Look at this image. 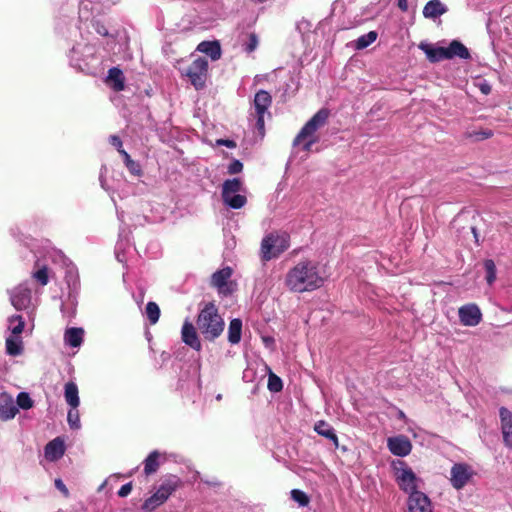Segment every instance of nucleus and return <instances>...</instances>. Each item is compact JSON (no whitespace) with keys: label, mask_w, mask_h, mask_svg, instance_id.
Instances as JSON below:
<instances>
[{"label":"nucleus","mask_w":512,"mask_h":512,"mask_svg":"<svg viewBox=\"0 0 512 512\" xmlns=\"http://www.w3.org/2000/svg\"><path fill=\"white\" fill-rule=\"evenodd\" d=\"M478 87L481 93L484 95H488L491 93V85L486 80H483L481 83H479Z\"/></svg>","instance_id":"obj_49"},{"label":"nucleus","mask_w":512,"mask_h":512,"mask_svg":"<svg viewBox=\"0 0 512 512\" xmlns=\"http://www.w3.org/2000/svg\"><path fill=\"white\" fill-rule=\"evenodd\" d=\"M231 276L232 269L230 267H225L212 274L211 284L221 290L227 284V281Z\"/></svg>","instance_id":"obj_26"},{"label":"nucleus","mask_w":512,"mask_h":512,"mask_svg":"<svg viewBox=\"0 0 512 512\" xmlns=\"http://www.w3.org/2000/svg\"><path fill=\"white\" fill-rule=\"evenodd\" d=\"M159 457L160 453L154 450L144 460V473L146 475H151L158 470L160 466Z\"/></svg>","instance_id":"obj_28"},{"label":"nucleus","mask_w":512,"mask_h":512,"mask_svg":"<svg viewBox=\"0 0 512 512\" xmlns=\"http://www.w3.org/2000/svg\"><path fill=\"white\" fill-rule=\"evenodd\" d=\"M9 330L12 332L14 336H19L24 329V319L20 315H13L9 318Z\"/></svg>","instance_id":"obj_34"},{"label":"nucleus","mask_w":512,"mask_h":512,"mask_svg":"<svg viewBox=\"0 0 512 512\" xmlns=\"http://www.w3.org/2000/svg\"><path fill=\"white\" fill-rule=\"evenodd\" d=\"M124 164L132 175L139 176L141 174V168H140L139 163L132 160L130 155H126Z\"/></svg>","instance_id":"obj_45"},{"label":"nucleus","mask_w":512,"mask_h":512,"mask_svg":"<svg viewBox=\"0 0 512 512\" xmlns=\"http://www.w3.org/2000/svg\"><path fill=\"white\" fill-rule=\"evenodd\" d=\"M32 277L42 286H45L49 282L48 270L47 267L44 266L39 270L32 273Z\"/></svg>","instance_id":"obj_42"},{"label":"nucleus","mask_w":512,"mask_h":512,"mask_svg":"<svg viewBox=\"0 0 512 512\" xmlns=\"http://www.w3.org/2000/svg\"><path fill=\"white\" fill-rule=\"evenodd\" d=\"M181 337L183 342L196 351L201 350V342L193 324L186 320L182 326Z\"/></svg>","instance_id":"obj_14"},{"label":"nucleus","mask_w":512,"mask_h":512,"mask_svg":"<svg viewBox=\"0 0 512 512\" xmlns=\"http://www.w3.org/2000/svg\"><path fill=\"white\" fill-rule=\"evenodd\" d=\"M504 443L512 447V412L501 407L499 410Z\"/></svg>","instance_id":"obj_15"},{"label":"nucleus","mask_w":512,"mask_h":512,"mask_svg":"<svg viewBox=\"0 0 512 512\" xmlns=\"http://www.w3.org/2000/svg\"><path fill=\"white\" fill-rule=\"evenodd\" d=\"M484 267L486 270V280L489 284H492L496 279V266L493 260H486L484 262Z\"/></svg>","instance_id":"obj_40"},{"label":"nucleus","mask_w":512,"mask_h":512,"mask_svg":"<svg viewBox=\"0 0 512 512\" xmlns=\"http://www.w3.org/2000/svg\"><path fill=\"white\" fill-rule=\"evenodd\" d=\"M197 50L208 55L213 61L221 57V47L217 41H202Z\"/></svg>","instance_id":"obj_23"},{"label":"nucleus","mask_w":512,"mask_h":512,"mask_svg":"<svg viewBox=\"0 0 512 512\" xmlns=\"http://www.w3.org/2000/svg\"><path fill=\"white\" fill-rule=\"evenodd\" d=\"M65 280H66V282H67L69 287L75 288L76 285L78 284L77 268L72 263L67 265L66 274H65Z\"/></svg>","instance_id":"obj_36"},{"label":"nucleus","mask_w":512,"mask_h":512,"mask_svg":"<svg viewBox=\"0 0 512 512\" xmlns=\"http://www.w3.org/2000/svg\"><path fill=\"white\" fill-rule=\"evenodd\" d=\"M267 387L270 392L277 393L283 389V382L280 377L269 371Z\"/></svg>","instance_id":"obj_35"},{"label":"nucleus","mask_w":512,"mask_h":512,"mask_svg":"<svg viewBox=\"0 0 512 512\" xmlns=\"http://www.w3.org/2000/svg\"><path fill=\"white\" fill-rule=\"evenodd\" d=\"M216 144L218 146H226L228 148H235L236 147L235 141L230 140V139H218L216 141Z\"/></svg>","instance_id":"obj_50"},{"label":"nucleus","mask_w":512,"mask_h":512,"mask_svg":"<svg viewBox=\"0 0 512 512\" xmlns=\"http://www.w3.org/2000/svg\"><path fill=\"white\" fill-rule=\"evenodd\" d=\"M291 497L295 502H297L302 507L307 506L309 503L308 496L301 490L293 489L291 491Z\"/></svg>","instance_id":"obj_43"},{"label":"nucleus","mask_w":512,"mask_h":512,"mask_svg":"<svg viewBox=\"0 0 512 512\" xmlns=\"http://www.w3.org/2000/svg\"><path fill=\"white\" fill-rule=\"evenodd\" d=\"M397 5L399 9L403 12H406L408 10L407 0H397Z\"/></svg>","instance_id":"obj_54"},{"label":"nucleus","mask_w":512,"mask_h":512,"mask_svg":"<svg viewBox=\"0 0 512 512\" xmlns=\"http://www.w3.org/2000/svg\"><path fill=\"white\" fill-rule=\"evenodd\" d=\"M314 430L321 436L331 440L334 445L338 446V437L334 428L327 422L320 420L315 424Z\"/></svg>","instance_id":"obj_24"},{"label":"nucleus","mask_w":512,"mask_h":512,"mask_svg":"<svg viewBox=\"0 0 512 512\" xmlns=\"http://www.w3.org/2000/svg\"><path fill=\"white\" fill-rule=\"evenodd\" d=\"M23 351V343L19 336H10L6 339V352L10 356H18Z\"/></svg>","instance_id":"obj_29"},{"label":"nucleus","mask_w":512,"mask_h":512,"mask_svg":"<svg viewBox=\"0 0 512 512\" xmlns=\"http://www.w3.org/2000/svg\"><path fill=\"white\" fill-rule=\"evenodd\" d=\"M323 283L324 278L320 275L318 265L311 260L300 261L285 276V285L296 293L316 290Z\"/></svg>","instance_id":"obj_1"},{"label":"nucleus","mask_w":512,"mask_h":512,"mask_svg":"<svg viewBox=\"0 0 512 512\" xmlns=\"http://www.w3.org/2000/svg\"><path fill=\"white\" fill-rule=\"evenodd\" d=\"M409 512H433L429 497L423 493H412L408 498Z\"/></svg>","instance_id":"obj_12"},{"label":"nucleus","mask_w":512,"mask_h":512,"mask_svg":"<svg viewBox=\"0 0 512 512\" xmlns=\"http://www.w3.org/2000/svg\"><path fill=\"white\" fill-rule=\"evenodd\" d=\"M146 315L151 324L157 323L160 317L159 306L155 302H148L146 305Z\"/></svg>","instance_id":"obj_37"},{"label":"nucleus","mask_w":512,"mask_h":512,"mask_svg":"<svg viewBox=\"0 0 512 512\" xmlns=\"http://www.w3.org/2000/svg\"><path fill=\"white\" fill-rule=\"evenodd\" d=\"M180 479L175 475H168L162 479L157 491L163 494V497L168 499L173 492L180 486Z\"/></svg>","instance_id":"obj_21"},{"label":"nucleus","mask_w":512,"mask_h":512,"mask_svg":"<svg viewBox=\"0 0 512 512\" xmlns=\"http://www.w3.org/2000/svg\"><path fill=\"white\" fill-rule=\"evenodd\" d=\"M472 232L474 233V236L477 239V233H476V229L474 227H472Z\"/></svg>","instance_id":"obj_60"},{"label":"nucleus","mask_w":512,"mask_h":512,"mask_svg":"<svg viewBox=\"0 0 512 512\" xmlns=\"http://www.w3.org/2000/svg\"><path fill=\"white\" fill-rule=\"evenodd\" d=\"M65 453L64 441L59 437L50 441L45 447V456L50 461L60 459Z\"/></svg>","instance_id":"obj_18"},{"label":"nucleus","mask_w":512,"mask_h":512,"mask_svg":"<svg viewBox=\"0 0 512 512\" xmlns=\"http://www.w3.org/2000/svg\"><path fill=\"white\" fill-rule=\"evenodd\" d=\"M110 143L117 149V150H120V148L122 147V141L121 139L116 136V135H111L110 138Z\"/></svg>","instance_id":"obj_52"},{"label":"nucleus","mask_w":512,"mask_h":512,"mask_svg":"<svg viewBox=\"0 0 512 512\" xmlns=\"http://www.w3.org/2000/svg\"><path fill=\"white\" fill-rule=\"evenodd\" d=\"M289 235L270 233L261 242V257L264 261L277 258L289 248Z\"/></svg>","instance_id":"obj_4"},{"label":"nucleus","mask_w":512,"mask_h":512,"mask_svg":"<svg viewBox=\"0 0 512 512\" xmlns=\"http://www.w3.org/2000/svg\"><path fill=\"white\" fill-rule=\"evenodd\" d=\"M243 183L239 178L227 179L222 185L221 196L239 193L242 190Z\"/></svg>","instance_id":"obj_31"},{"label":"nucleus","mask_w":512,"mask_h":512,"mask_svg":"<svg viewBox=\"0 0 512 512\" xmlns=\"http://www.w3.org/2000/svg\"><path fill=\"white\" fill-rule=\"evenodd\" d=\"M493 135V132L489 129L467 132V137L475 138L476 140L488 139Z\"/></svg>","instance_id":"obj_46"},{"label":"nucleus","mask_w":512,"mask_h":512,"mask_svg":"<svg viewBox=\"0 0 512 512\" xmlns=\"http://www.w3.org/2000/svg\"><path fill=\"white\" fill-rule=\"evenodd\" d=\"M459 319L465 326H476L482 320V313L476 304H467L459 308Z\"/></svg>","instance_id":"obj_11"},{"label":"nucleus","mask_w":512,"mask_h":512,"mask_svg":"<svg viewBox=\"0 0 512 512\" xmlns=\"http://www.w3.org/2000/svg\"><path fill=\"white\" fill-rule=\"evenodd\" d=\"M18 413V408L15 405L12 395L7 392L0 394V420L8 421L13 419Z\"/></svg>","instance_id":"obj_13"},{"label":"nucleus","mask_w":512,"mask_h":512,"mask_svg":"<svg viewBox=\"0 0 512 512\" xmlns=\"http://www.w3.org/2000/svg\"><path fill=\"white\" fill-rule=\"evenodd\" d=\"M329 117V111L325 108L318 110L312 118L301 128L293 141V145L297 146L303 143L302 149L310 151L312 146L318 141L316 132L323 127Z\"/></svg>","instance_id":"obj_3"},{"label":"nucleus","mask_w":512,"mask_h":512,"mask_svg":"<svg viewBox=\"0 0 512 512\" xmlns=\"http://www.w3.org/2000/svg\"><path fill=\"white\" fill-rule=\"evenodd\" d=\"M377 36H378V34L376 31H370L367 34L361 35L355 41V48L358 50L367 48L369 45H371L377 39Z\"/></svg>","instance_id":"obj_33"},{"label":"nucleus","mask_w":512,"mask_h":512,"mask_svg":"<svg viewBox=\"0 0 512 512\" xmlns=\"http://www.w3.org/2000/svg\"><path fill=\"white\" fill-rule=\"evenodd\" d=\"M78 393V387L74 382H68L65 384L64 397L67 404L72 408H77L80 404Z\"/></svg>","instance_id":"obj_25"},{"label":"nucleus","mask_w":512,"mask_h":512,"mask_svg":"<svg viewBox=\"0 0 512 512\" xmlns=\"http://www.w3.org/2000/svg\"><path fill=\"white\" fill-rule=\"evenodd\" d=\"M100 183H101L102 188L106 189L105 180L103 178V172H101V174H100Z\"/></svg>","instance_id":"obj_57"},{"label":"nucleus","mask_w":512,"mask_h":512,"mask_svg":"<svg viewBox=\"0 0 512 512\" xmlns=\"http://www.w3.org/2000/svg\"><path fill=\"white\" fill-rule=\"evenodd\" d=\"M447 11V6L444 5L440 0H430L424 6L422 13L425 18L435 20L436 18L445 14Z\"/></svg>","instance_id":"obj_17"},{"label":"nucleus","mask_w":512,"mask_h":512,"mask_svg":"<svg viewBox=\"0 0 512 512\" xmlns=\"http://www.w3.org/2000/svg\"><path fill=\"white\" fill-rule=\"evenodd\" d=\"M447 59L459 58L462 60L471 59L469 49L459 40H452L446 47Z\"/></svg>","instance_id":"obj_16"},{"label":"nucleus","mask_w":512,"mask_h":512,"mask_svg":"<svg viewBox=\"0 0 512 512\" xmlns=\"http://www.w3.org/2000/svg\"><path fill=\"white\" fill-rule=\"evenodd\" d=\"M61 312L63 315H66V308H65L64 304L61 305Z\"/></svg>","instance_id":"obj_59"},{"label":"nucleus","mask_w":512,"mask_h":512,"mask_svg":"<svg viewBox=\"0 0 512 512\" xmlns=\"http://www.w3.org/2000/svg\"><path fill=\"white\" fill-rule=\"evenodd\" d=\"M242 321L240 319H232L228 328V340L231 344H237L241 340Z\"/></svg>","instance_id":"obj_27"},{"label":"nucleus","mask_w":512,"mask_h":512,"mask_svg":"<svg viewBox=\"0 0 512 512\" xmlns=\"http://www.w3.org/2000/svg\"><path fill=\"white\" fill-rule=\"evenodd\" d=\"M419 48L426 54L427 59L432 63L447 59L446 47L421 43Z\"/></svg>","instance_id":"obj_19"},{"label":"nucleus","mask_w":512,"mask_h":512,"mask_svg":"<svg viewBox=\"0 0 512 512\" xmlns=\"http://www.w3.org/2000/svg\"><path fill=\"white\" fill-rule=\"evenodd\" d=\"M272 104V97L266 90H259L254 97L253 106L255 109V128L258 131L260 138L265 135V122L264 115L268 112L269 107Z\"/></svg>","instance_id":"obj_6"},{"label":"nucleus","mask_w":512,"mask_h":512,"mask_svg":"<svg viewBox=\"0 0 512 512\" xmlns=\"http://www.w3.org/2000/svg\"><path fill=\"white\" fill-rule=\"evenodd\" d=\"M398 418L399 419H405L406 418L405 413L403 411L399 410L398 411Z\"/></svg>","instance_id":"obj_58"},{"label":"nucleus","mask_w":512,"mask_h":512,"mask_svg":"<svg viewBox=\"0 0 512 512\" xmlns=\"http://www.w3.org/2000/svg\"><path fill=\"white\" fill-rule=\"evenodd\" d=\"M450 474L451 485L456 490H460L468 484L474 472L466 463H455L451 468Z\"/></svg>","instance_id":"obj_8"},{"label":"nucleus","mask_w":512,"mask_h":512,"mask_svg":"<svg viewBox=\"0 0 512 512\" xmlns=\"http://www.w3.org/2000/svg\"><path fill=\"white\" fill-rule=\"evenodd\" d=\"M67 422L71 429L78 430L81 427L80 415L77 408H70L67 414Z\"/></svg>","instance_id":"obj_38"},{"label":"nucleus","mask_w":512,"mask_h":512,"mask_svg":"<svg viewBox=\"0 0 512 512\" xmlns=\"http://www.w3.org/2000/svg\"><path fill=\"white\" fill-rule=\"evenodd\" d=\"M107 82L110 87L116 91H122L125 88V77L121 69L112 67L108 70Z\"/></svg>","instance_id":"obj_22"},{"label":"nucleus","mask_w":512,"mask_h":512,"mask_svg":"<svg viewBox=\"0 0 512 512\" xmlns=\"http://www.w3.org/2000/svg\"><path fill=\"white\" fill-rule=\"evenodd\" d=\"M95 29H96V32L98 34L102 35V36H108L109 35L108 29L104 25H102L100 23L96 24V28Z\"/></svg>","instance_id":"obj_53"},{"label":"nucleus","mask_w":512,"mask_h":512,"mask_svg":"<svg viewBox=\"0 0 512 512\" xmlns=\"http://www.w3.org/2000/svg\"><path fill=\"white\" fill-rule=\"evenodd\" d=\"M107 483V480L103 482V484L100 486V489H102Z\"/></svg>","instance_id":"obj_63"},{"label":"nucleus","mask_w":512,"mask_h":512,"mask_svg":"<svg viewBox=\"0 0 512 512\" xmlns=\"http://www.w3.org/2000/svg\"><path fill=\"white\" fill-rule=\"evenodd\" d=\"M166 501L167 499L163 497V494L156 490V492L152 496H150L144 501L142 509L151 512L155 510L157 507L161 506Z\"/></svg>","instance_id":"obj_30"},{"label":"nucleus","mask_w":512,"mask_h":512,"mask_svg":"<svg viewBox=\"0 0 512 512\" xmlns=\"http://www.w3.org/2000/svg\"><path fill=\"white\" fill-rule=\"evenodd\" d=\"M389 451L398 457H405L411 453L412 444L407 436L398 435L390 437L387 440Z\"/></svg>","instance_id":"obj_10"},{"label":"nucleus","mask_w":512,"mask_h":512,"mask_svg":"<svg viewBox=\"0 0 512 512\" xmlns=\"http://www.w3.org/2000/svg\"><path fill=\"white\" fill-rule=\"evenodd\" d=\"M222 200H223L224 204L227 205L228 207H230L231 209H240L247 202L246 197L239 193L230 194L229 196H227V195L222 196Z\"/></svg>","instance_id":"obj_32"},{"label":"nucleus","mask_w":512,"mask_h":512,"mask_svg":"<svg viewBox=\"0 0 512 512\" xmlns=\"http://www.w3.org/2000/svg\"><path fill=\"white\" fill-rule=\"evenodd\" d=\"M247 38L248 40L243 44V47L247 53H251L256 50L259 40L255 33H249Z\"/></svg>","instance_id":"obj_44"},{"label":"nucleus","mask_w":512,"mask_h":512,"mask_svg":"<svg viewBox=\"0 0 512 512\" xmlns=\"http://www.w3.org/2000/svg\"><path fill=\"white\" fill-rule=\"evenodd\" d=\"M84 339V329L80 327H71L64 333V342L66 345L78 348L82 345Z\"/></svg>","instance_id":"obj_20"},{"label":"nucleus","mask_w":512,"mask_h":512,"mask_svg":"<svg viewBox=\"0 0 512 512\" xmlns=\"http://www.w3.org/2000/svg\"><path fill=\"white\" fill-rule=\"evenodd\" d=\"M10 301L16 310L28 308L31 302V289L24 282L10 291Z\"/></svg>","instance_id":"obj_9"},{"label":"nucleus","mask_w":512,"mask_h":512,"mask_svg":"<svg viewBox=\"0 0 512 512\" xmlns=\"http://www.w3.org/2000/svg\"><path fill=\"white\" fill-rule=\"evenodd\" d=\"M74 315V310L71 311V313L69 314L70 317H72Z\"/></svg>","instance_id":"obj_64"},{"label":"nucleus","mask_w":512,"mask_h":512,"mask_svg":"<svg viewBox=\"0 0 512 512\" xmlns=\"http://www.w3.org/2000/svg\"><path fill=\"white\" fill-rule=\"evenodd\" d=\"M78 54H79V46H74L70 50V53H69L70 64H71V66H73L81 71H84L85 68L81 63V60L79 59Z\"/></svg>","instance_id":"obj_41"},{"label":"nucleus","mask_w":512,"mask_h":512,"mask_svg":"<svg viewBox=\"0 0 512 512\" xmlns=\"http://www.w3.org/2000/svg\"><path fill=\"white\" fill-rule=\"evenodd\" d=\"M242 169H243V164H242V162H241V161H239V160H236V159H235V160H233V161L229 164V166H228V168H227V171H228V173H229V174L233 175V174H238V173H240V172L242 171Z\"/></svg>","instance_id":"obj_47"},{"label":"nucleus","mask_w":512,"mask_h":512,"mask_svg":"<svg viewBox=\"0 0 512 512\" xmlns=\"http://www.w3.org/2000/svg\"><path fill=\"white\" fill-rule=\"evenodd\" d=\"M17 408L24 410L30 409L33 406V400L27 392H20L17 395L16 404Z\"/></svg>","instance_id":"obj_39"},{"label":"nucleus","mask_w":512,"mask_h":512,"mask_svg":"<svg viewBox=\"0 0 512 512\" xmlns=\"http://www.w3.org/2000/svg\"><path fill=\"white\" fill-rule=\"evenodd\" d=\"M394 471L395 480L402 491L409 494V496L412 493L421 492L418 490L420 478L404 461H398L397 464H394Z\"/></svg>","instance_id":"obj_5"},{"label":"nucleus","mask_w":512,"mask_h":512,"mask_svg":"<svg viewBox=\"0 0 512 512\" xmlns=\"http://www.w3.org/2000/svg\"><path fill=\"white\" fill-rule=\"evenodd\" d=\"M55 487L61 491L65 496L68 495V489L66 487V485L63 483V481L61 479H56L55 480Z\"/></svg>","instance_id":"obj_51"},{"label":"nucleus","mask_w":512,"mask_h":512,"mask_svg":"<svg viewBox=\"0 0 512 512\" xmlns=\"http://www.w3.org/2000/svg\"><path fill=\"white\" fill-rule=\"evenodd\" d=\"M208 70V62L204 58L194 60L185 70L184 75L187 76L195 89L199 90L205 86Z\"/></svg>","instance_id":"obj_7"},{"label":"nucleus","mask_w":512,"mask_h":512,"mask_svg":"<svg viewBox=\"0 0 512 512\" xmlns=\"http://www.w3.org/2000/svg\"><path fill=\"white\" fill-rule=\"evenodd\" d=\"M264 341H265L266 343H269V342H272L273 340H272V339L265 338V339H264Z\"/></svg>","instance_id":"obj_62"},{"label":"nucleus","mask_w":512,"mask_h":512,"mask_svg":"<svg viewBox=\"0 0 512 512\" xmlns=\"http://www.w3.org/2000/svg\"><path fill=\"white\" fill-rule=\"evenodd\" d=\"M122 246H123L122 241H118V242H117V244H116V251H115V253H116V257H117V259H118L120 262H122V259L120 258V252H119V251H120V249H122Z\"/></svg>","instance_id":"obj_55"},{"label":"nucleus","mask_w":512,"mask_h":512,"mask_svg":"<svg viewBox=\"0 0 512 512\" xmlns=\"http://www.w3.org/2000/svg\"><path fill=\"white\" fill-rule=\"evenodd\" d=\"M216 399H217V400H221V399H222V395H221V394H218V395L216 396Z\"/></svg>","instance_id":"obj_61"},{"label":"nucleus","mask_w":512,"mask_h":512,"mask_svg":"<svg viewBox=\"0 0 512 512\" xmlns=\"http://www.w3.org/2000/svg\"><path fill=\"white\" fill-rule=\"evenodd\" d=\"M132 491V483H126L124 484L119 490H118V496L119 497H126L128 496Z\"/></svg>","instance_id":"obj_48"},{"label":"nucleus","mask_w":512,"mask_h":512,"mask_svg":"<svg viewBox=\"0 0 512 512\" xmlns=\"http://www.w3.org/2000/svg\"><path fill=\"white\" fill-rule=\"evenodd\" d=\"M224 325V320L213 303L206 304L197 318V327L208 341L218 338L223 332Z\"/></svg>","instance_id":"obj_2"},{"label":"nucleus","mask_w":512,"mask_h":512,"mask_svg":"<svg viewBox=\"0 0 512 512\" xmlns=\"http://www.w3.org/2000/svg\"><path fill=\"white\" fill-rule=\"evenodd\" d=\"M118 152L122 155L123 160H125L126 155H129L124 149H122V147L120 148V150H118Z\"/></svg>","instance_id":"obj_56"}]
</instances>
